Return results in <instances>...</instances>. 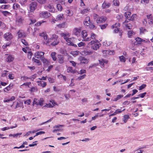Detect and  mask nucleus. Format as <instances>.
<instances>
[{"instance_id":"nucleus-21","label":"nucleus","mask_w":153,"mask_h":153,"mask_svg":"<svg viewBox=\"0 0 153 153\" xmlns=\"http://www.w3.org/2000/svg\"><path fill=\"white\" fill-rule=\"evenodd\" d=\"M60 35L61 37H63L64 39L65 40L67 39L70 36V34L68 33H61Z\"/></svg>"},{"instance_id":"nucleus-24","label":"nucleus","mask_w":153,"mask_h":153,"mask_svg":"<svg viewBox=\"0 0 153 153\" xmlns=\"http://www.w3.org/2000/svg\"><path fill=\"white\" fill-rule=\"evenodd\" d=\"M41 60L44 65H48L50 64L49 61L46 58H45L44 56L41 59Z\"/></svg>"},{"instance_id":"nucleus-23","label":"nucleus","mask_w":153,"mask_h":153,"mask_svg":"<svg viewBox=\"0 0 153 153\" xmlns=\"http://www.w3.org/2000/svg\"><path fill=\"white\" fill-rule=\"evenodd\" d=\"M102 52L103 54H105L106 55L108 54L109 55H113L114 53V51H110V50H103Z\"/></svg>"},{"instance_id":"nucleus-18","label":"nucleus","mask_w":153,"mask_h":153,"mask_svg":"<svg viewBox=\"0 0 153 153\" xmlns=\"http://www.w3.org/2000/svg\"><path fill=\"white\" fill-rule=\"evenodd\" d=\"M57 61L59 63L62 64L64 62V57L61 55H59L58 56Z\"/></svg>"},{"instance_id":"nucleus-5","label":"nucleus","mask_w":153,"mask_h":153,"mask_svg":"<svg viewBox=\"0 0 153 153\" xmlns=\"http://www.w3.org/2000/svg\"><path fill=\"white\" fill-rule=\"evenodd\" d=\"M45 53L42 51H38L36 52L34 54V56L37 59H42L44 57Z\"/></svg>"},{"instance_id":"nucleus-37","label":"nucleus","mask_w":153,"mask_h":153,"mask_svg":"<svg viewBox=\"0 0 153 153\" xmlns=\"http://www.w3.org/2000/svg\"><path fill=\"white\" fill-rule=\"evenodd\" d=\"M129 116L128 114H125L123 116V120L125 123L127 122L129 118Z\"/></svg>"},{"instance_id":"nucleus-36","label":"nucleus","mask_w":153,"mask_h":153,"mask_svg":"<svg viewBox=\"0 0 153 153\" xmlns=\"http://www.w3.org/2000/svg\"><path fill=\"white\" fill-rule=\"evenodd\" d=\"M97 36L94 33H91V34L90 39H93V40H97Z\"/></svg>"},{"instance_id":"nucleus-63","label":"nucleus","mask_w":153,"mask_h":153,"mask_svg":"<svg viewBox=\"0 0 153 153\" xmlns=\"http://www.w3.org/2000/svg\"><path fill=\"white\" fill-rule=\"evenodd\" d=\"M89 27L91 29H94L96 28V27L92 23L90 22V24H89Z\"/></svg>"},{"instance_id":"nucleus-3","label":"nucleus","mask_w":153,"mask_h":153,"mask_svg":"<svg viewBox=\"0 0 153 153\" xmlns=\"http://www.w3.org/2000/svg\"><path fill=\"white\" fill-rule=\"evenodd\" d=\"M87 32L85 30H82L81 33V36L83 38V40L88 41L90 40V37H87Z\"/></svg>"},{"instance_id":"nucleus-55","label":"nucleus","mask_w":153,"mask_h":153,"mask_svg":"<svg viewBox=\"0 0 153 153\" xmlns=\"http://www.w3.org/2000/svg\"><path fill=\"white\" fill-rule=\"evenodd\" d=\"M22 42L25 45L27 46L28 45V43L27 41L24 39H22L21 40Z\"/></svg>"},{"instance_id":"nucleus-38","label":"nucleus","mask_w":153,"mask_h":153,"mask_svg":"<svg viewBox=\"0 0 153 153\" xmlns=\"http://www.w3.org/2000/svg\"><path fill=\"white\" fill-rule=\"evenodd\" d=\"M113 3L114 5L118 6L120 5V2L118 0H113Z\"/></svg>"},{"instance_id":"nucleus-51","label":"nucleus","mask_w":153,"mask_h":153,"mask_svg":"<svg viewBox=\"0 0 153 153\" xmlns=\"http://www.w3.org/2000/svg\"><path fill=\"white\" fill-rule=\"evenodd\" d=\"M146 86V84H143L141 86L139 87V90H141L143 89Z\"/></svg>"},{"instance_id":"nucleus-25","label":"nucleus","mask_w":153,"mask_h":153,"mask_svg":"<svg viewBox=\"0 0 153 153\" xmlns=\"http://www.w3.org/2000/svg\"><path fill=\"white\" fill-rule=\"evenodd\" d=\"M111 6V4L109 3H106L104 1L102 4V9H105Z\"/></svg>"},{"instance_id":"nucleus-40","label":"nucleus","mask_w":153,"mask_h":153,"mask_svg":"<svg viewBox=\"0 0 153 153\" xmlns=\"http://www.w3.org/2000/svg\"><path fill=\"white\" fill-rule=\"evenodd\" d=\"M71 38H68L67 39L65 40V41L67 42V44L68 45H72V43L71 42Z\"/></svg>"},{"instance_id":"nucleus-20","label":"nucleus","mask_w":153,"mask_h":153,"mask_svg":"<svg viewBox=\"0 0 153 153\" xmlns=\"http://www.w3.org/2000/svg\"><path fill=\"white\" fill-rule=\"evenodd\" d=\"M99 61V63L101 66L102 68H104L105 67V64H106L108 63V61L105 59H102Z\"/></svg>"},{"instance_id":"nucleus-2","label":"nucleus","mask_w":153,"mask_h":153,"mask_svg":"<svg viewBox=\"0 0 153 153\" xmlns=\"http://www.w3.org/2000/svg\"><path fill=\"white\" fill-rule=\"evenodd\" d=\"M51 15L49 12L47 11H43L39 14V16L41 18L46 19L49 18Z\"/></svg>"},{"instance_id":"nucleus-53","label":"nucleus","mask_w":153,"mask_h":153,"mask_svg":"<svg viewBox=\"0 0 153 153\" xmlns=\"http://www.w3.org/2000/svg\"><path fill=\"white\" fill-rule=\"evenodd\" d=\"M146 94V92H144L142 94H140L138 95V96L139 97H140L141 98H143Z\"/></svg>"},{"instance_id":"nucleus-29","label":"nucleus","mask_w":153,"mask_h":153,"mask_svg":"<svg viewBox=\"0 0 153 153\" xmlns=\"http://www.w3.org/2000/svg\"><path fill=\"white\" fill-rule=\"evenodd\" d=\"M67 71L68 73H71L72 74L76 73V71L75 70H73L72 67H69L68 68Z\"/></svg>"},{"instance_id":"nucleus-56","label":"nucleus","mask_w":153,"mask_h":153,"mask_svg":"<svg viewBox=\"0 0 153 153\" xmlns=\"http://www.w3.org/2000/svg\"><path fill=\"white\" fill-rule=\"evenodd\" d=\"M86 76V75L85 74H84L81 76H80L78 77V80H82L84 79Z\"/></svg>"},{"instance_id":"nucleus-46","label":"nucleus","mask_w":153,"mask_h":153,"mask_svg":"<svg viewBox=\"0 0 153 153\" xmlns=\"http://www.w3.org/2000/svg\"><path fill=\"white\" fill-rule=\"evenodd\" d=\"M125 27L128 29H131L132 28V25L130 23L125 24Z\"/></svg>"},{"instance_id":"nucleus-7","label":"nucleus","mask_w":153,"mask_h":153,"mask_svg":"<svg viewBox=\"0 0 153 153\" xmlns=\"http://www.w3.org/2000/svg\"><path fill=\"white\" fill-rule=\"evenodd\" d=\"M135 41L134 42V45H141L143 42H145V40L140 37H137L135 39Z\"/></svg>"},{"instance_id":"nucleus-34","label":"nucleus","mask_w":153,"mask_h":153,"mask_svg":"<svg viewBox=\"0 0 153 153\" xmlns=\"http://www.w3.org/2000/svg\"><path fill=\"white\" fill-rule=\"evenodd\" d=\"M44 102V99L42 98H40L39 100H38V105H39L41 106H42L43 105V104Z\"/></svg>"},{"instance_id":"nucleus-59","label":"nucleus","mask_w":153,"mask_h":153,"mask_svg":"<svg viewBox=\"0 0 153 153\" xmlns=\"http://www.w3.org/2000/svg\"><path fill=\"white\" fill-rule=\"evenodd\" d=\"M33 53L31 51H28L27 54V57L29 59H30L33 55Z\"/></svg>"},{"instance_id":"nucleus-13","label":"nucleus","mask_w":153,"mask_h":153,"mask_svg":"<svg viewBox=\"0 0 153 153\" xmlns=\"http://www.w3.org/2000/svg\"><path fill=\"white\" fill-rule=\"evenodd\" d=\"M45 8L46 9L48 10L49 11L51 12H54L55 10L53 6L50 4L45 6Z\"/></svg>"},{"instance_id":"nucleus-52","label":"nucleus","mask_w":153,"mask_h":153,"mask_svg":"<svg viewBox=\"0 0 153 153\" xmlns=\"http://www.w3.org/2000/svg\"><path fill=\"white\" fill-rule=\"evenodd\" d=\"M79 52L76 51H74L71 52V54L74 56H76L78 55Z\"/></svg>"},{"instance_id":"nucleus-26","label":"nucleus","mask_w":153,"mask_h":153,"mask_svg":"<svg viewBox=\"0 0 153 153\" xmlns=\"http://www.w3.org/2000/svg\"><path fill=\"white\" fill-rule=\"evenodd\" d=\"M52 41V39L48 38L46 41L43 42V44L46 45L47 46H50L51 45V44Z\"/></svg>"},{"instance_id":"nucleus-30","label":"nucleus","mask_w":153,"mask_h":153,"mask_svg":"<svg viewBox=\"0 0 153 153\" xmlns=\"http://www.w3.org/2000/svg\"><path fill=\"white\" fill-rule=\"evenodd\" d=\"M32 61L36 63L37 65H40L42 64L39 60L35 58L34 57L32 59Z\"/></svg>"},{"instance_id":"nucleus-6","label":"nucleus","mask_w":153,"mask_h":153,"mask_svg":"<svg viewBox=\"0 0 153 153\" xmlns=\"http://www.w3.org/2000/svg\"><path fill=\"white\" fill-rule=\"evenodd\" d=\"M37 3L35 1H33L31 2L30 4V11L31 12H33L37 8Z\"/></svg>"},{"instance_id":"nucleus-43","label":"nucleus","mask_w":153,"mask_h":153,"mask_svg":"<svg viewBox=\"0 0 153 153\" xmlns=\"http://www.w3.org/2000/svg\"><path fill=\"white\" fill-rule=\"evenodd\" d=\"M123 97L122 95H119L117 96L116 98H115L114 100V101H116L120 99L121 98Z\"/></svg>"},{"instance_id":"nucleus-49","label":"nucleus","mask_w":153,"mask_h":153,"mask_svg":"<svg viewBox=\"0 0 153 153\" xmlns=\"http://www.w3.org/2000/svg\"><path fill=\"white\" fill-rule=\"evenodd\" d=\"M131 14L130 12H127L125 13V16L126 18H128L130 17V16Z\"/></svg>"},{"instance_id":"nucleus-44","label":"nucleus","mask_w":153,"mask_h":153,"mask_svg":"<svg viewBox=\"0 0 153 153\" xmlns=\"http://www.w3.org/2000/svg\"><path fill=\"white\" fill-rule=\"evenodd\" d=\"M119 58L120 61L121 62H126V58L124 57V56H119Z\"/></svg>"},{"instance_id":"nucleus-17","label":"nucleus","mask_w":153,"mask_h":153,"mask_svg":"<svg viewBox=\"0 0 153 153\" xmlns=\"http://www.w3.org/2000/svg\"><path fill=\"white\" fill-rule=\"evenodd\" d=\"M17 34L19 38H23L25 37L26 35L24 31L21 30H19Z\"/></svg>"},{"instance_id":"nucleus-31","label":"nucleus","mask_w":153,"mask_h":153,"mask_svg":"<svg viewBox=\"0 0 153 153\" xmlns=\"http://www.w3.org/2000/svg\"><path fill=\"white\" fill-rule=\"evenodd\" d=\"M90 9L88 8L84 9L81 10L80 13L82 14H84L87 13L90 11Z\"/></svg>"},{"instance_id":"nucleus-15","label":"nucleus","mask_w":153,"mask_h":153,"mask_svg":"<svg viewBox=\"0 0 153 153\" xmlns=\"http://www.w3.org/2000/svg\"><path fill=\"white\" fill-rule=\"evenodd\" d=\"M29 20L30 21V25L34 24L36 22V20L34 18V16L32 15H29Z\"/></svg>"},{"instance_id":"nucleus-27","label":"nucleus","mask_w":153,"mask_h":153,"mask_svg":"<svg viewBox=\"0 0 153 153\" xmlns=\"http://www.w3.org/2000/svg\"><path fill=\"white\" fill-rule=\"evenodd\" d=\"M13 86V85L10 84L8 86L4 89V92H7L8 91H10L12 88Z\"/></svg>"},{"instance_id":"nucleus-45","label":"nucleus","mask_w":153,"mask_h":153,"mask_svg":"<svg viewBox=\"0 0 153 153\" xmlns=\"http://www.w3.org/2000/svg\"><path fill=\"white\" fill-rule=\"evenodd\" d=\"M63 16V15L62 14H59L57 16L56 19L57 20H61L62 19Z\"/></svg>"},{"instance_id":"nucleus-1","label":"nucleus","mask_w":153,"mask_h":153,"mask_svg":"<svg viewBox=\"0 0 153 153\" xmlns=\"http://www.w3.org/2000/svg\"><path fill=\"white\" fill-rule=\"evenodd\" d=\"M89 44L91 45V48L94 50H97L101 46V44L99 43L98 40H91Z\"/></svg>"},{"instance_id":"nucleus-4","label":"nucleus","mask_w":153,"mask_h":153,"mask_svg":"<svg viewBox=\"0 0 153 153\" xmlns=\"http://www.w3.org/2000/svg\"><path fill=\"white\" fill-rule=\"evenodd\" d=\"M24 21V19L21 16H19L16 17V23L18 25L23 24Z\"/></svg>"},{"instance_id":"nucleus-14","label":"nucleus","mask_w":153,"mask_h":153,"mask_svg":"<svg viewBox=\"0 0 153 153\" xmlns=\"http://www.w3.org/2000/svg\"><path fill=\"white\" fill-rule=\"evenodd\" d=\"M81 31V27L75 28L73 30V33L74 35L77 36H78L79 35Z\"/></svg>"},{"instance_id":"nucleus-9","label":"nucleus","mask_w":153,"mask_h":153,"mask_svg":"<svg viewBox=\"0 0 153 153\" xmlns=\"http://www.w3.org/2000/svg\"><path fill=\"white\" fill-rule=\"evenodd\" d=\"M120 26V24L119 23H116L115 24L113 25L111 27L112 29L115 28L114 30L115 33H117L120 31V29L118 27Z\"/></svg>"},{"instance_id":"nucleus-8","label":"nucleus","mask_w":153,"mask_h":153,"mask_svg":"<svg viewBox=\"0 0 153 153\" xmlns=\"http://www.w3.org/2000/svg\"><path fill=\"white\" fill-rule=\"evenodd\" d=\"M5 56H7L6 57V61L7 62L10 63L14 59V57L11 55L6 54Z\"/></svg>"},{"instance_id":"nucleus-48","label":"nucleus","mask_w":153,"mask_h":153,"mask_svg":"<svg viewBox=\"0 0 153 153\" xmlns=\"http://www.w3.org/2000/svg\"><path fill=\"white\" fill-rule=\"evenodd\" d=\"M8 77L10 79H13L14 78V74L12 73H10L9 74Z\"/></svg>"},{"instance_id":"nucleus-42","label":"nucleus","mask_w":153,"mask_h":153,"mask_svg":"<svg viewBox=\"0 0 153 153\" xmlns=\"http://www.w3.org/2000/svg\"><path fill=\"white\" fill-rule=\"evenodd\" d=\"M140 34L144 33L145 32H147V30L144 27L140 28Z\"/></svg>"},{"instance_id":"nucleus-16","label":"nucleus","mask_w":153,"mask_h":153,"mask_svg":"<svg viewBox=\"0 0 153 153\" xmlns=\"http://www.w3.org/2000/svg\"><path fill=\"white\" fill-rule=\"evenodd\" d=\"M90 22H91L89 17L87 16L84 19L83 24L85 26H88Z\"/></svg>"},{"instance_id":"nucleus-33","label":"nucleus","mask_w":153,"mask_h":153,"mask_svg":"<svg viewBox=\"0 0 153 153\" xmlns=\"http://www.w3.org/2000/svg\"><path fill=\"white\" fill-rule=\"evenodd\" d=\"M56 53L55 52H53L51 53V56L53 60L54 61H56V60L57 58L56 56Z\"/></svg>"},{"instance_id":"nucleus-39","label":"nucleus","mask_w":153,"mask_h":153,"mask_svg":"<svg viewBox=\"0 0 153 153\" xmlns=\"http://www.w3.org/2000/svg\"><path fill=\"white\" fill-rule=\"evenodd\" d=\"M134 34L135 33L132 30H129L128 31V37L129 38H131L132 35Z\"/></svg>"},{"instance_id":"nucleus-22","label":"nucleus","mask_w":153,"mask_h":153,"mask_svg":"<svg viewBox=\"0 0 153 153\" xmlns=\"http://www.w3.org/2000/svg\"><path fill=\"white\" fill-rule=\"evenodd\" d=\"M38 83V85L42 87V88L45 87L47 85V83L43 81H39L37 82Z\"/></svg>"},{"instance_id":"nucleus-54","label":"nucleus","mask_w":153,"mask_h":153,"mask_svg":"<svg viewBox=\"0 0 153 153\" xmlns=\"http://www.w3.org/2000/svg\"><path fill=\"white\" fill-rule=\"evenodd\" d=\"M58 38V36L55 34H53L52 35V37L51 39H52V40L53 41V39H57Z\"/></svg>"},{"instance_id":"nucleus-41","label":"nucleus","mask_w":153,"mask_h":153,"mask_svg":"<svg viewBox=\"0 0 153 153\" xmlns=\"http://www.w3.org/2000/svg\"><path fill=\"white\" fill-rule=\"evenodd\" d=\"M13 7L14 9L16 10L20 7V5L18 4L14 3L13 4Z\"/></svg>"},{"instance_id":"nucleus-61","label":"nucleus","mask_w":153,"mask_h":153,"mask_svg":"<svg viewBox=\"0 0 153 153\" xmlns=\"http://www.w3.org/2000/svg\"><path fill=\"white\" fill-rule=\"evenodd\" d=\"M8 71L7 70H4L2 73L1 76L2 77L6 76V75L7 74V73L8 72Z\"/></svg>"},{"instance_id":"nucleus-32","label":"nucleus","mask_w":153,"mask_h":153,"mask_svg":"<svg viewBox=\"0 0 153 153\" xmlns=\"http://www.w3.org/2000/svg\"><path fill=\"white\" fill-rule=\"evenodd\" d=\"M54 40L53 41L51 44V45L52 46H55L57 45L59 43V41L57 39H54Z\"/></svg>"},{"instance_id":"nucleus-60","label":"nucleus","mask_w":153,"mask_h":153,"mask_svg":"<svg viewBox=\"0 0 153 153\" xmlns=\"http://www.w3.org/2000/svg\"><path fill=\"white\" fill-rule=\"evenodd\" d=\"M31 84V82H26L22 84V85H21L20 86H22V85H24L26 86H27L28 88H30L29 85Z\"/></svg>"},{"instance_id":"nucleus-62","label":"nucleus","mask_w":153,"mask_h":153,"mask_svg":"<svg viewBox=\"0 0 153 153\" xmlns=\"http://www.w3.org/2000/svg\"><path fill=\"white\" fill-rule=\"evenodd\" d=\"M38 2L40 4H43L46 3V0H37Z\"/></svg>"},{"instance_id":"nucleus-10","label":"nucleus","mask_w":153,"mask_h":153,"mask_svg":"<svg viewBox=\"0 0 153 153\" xmlns=\"http://www.w3.org/2000/svg\"><path fill=\"white\" fill-rule=\"evenodd\" d=\"M4 38L7 41H10L13 38V36L10 33H6L4 35Z\"/></svg>"},{"instance_id":"nucleus-35","label":"nucleus","mask_w":153,"mask_h":153,"mask_svg":"<svg viewBox=\"0 0 153 153\" xmlns=\"http://www.w3.org/2000/svg\"><path fill=\"white\" fill-rule=\"evenodd\" d=\"M66 25L65 22H63L61 24H60L57 25V27L59 28H64Z\"/></svg>"},{"instance_id":"nucleus-47","label":"nucleus","mask_w":153,"mask_h":153,"mask_svg":"<svg viewBox=\"0 0 153 153\" xmlns=\"http://www.w3.org/2000/svg\"><path fill=\"white\" fill-rule=\"evenodd\" d=\"M57 10L59 11H61L62 9V7L60 4H57Z\"/></svg>"},{"instance_id":"nucleus-11","label":"nucleus","mask_w":153,"mask_h":153,"mask_svg":"<svg viewBox=\"0 0 153 153\" xmlns=\"http://www.w3.org/2000/svg\"><path fill=\"white\" fill-rule=\"evenodd\" d=\"M50 103L48 104H46L44 106L47 107L49 108L53 107L55 105H58L57 103L55 102V101L52 100L50 101Z\"/></svg>"},{"instance_id":"nucleus-50","label":"nucleus","mask_w":153,"mask_h":153,"mask_svg":"<svg viewBox=\"0 0 153 153\" xmlns=\"http://www.w3.org/2000/svg\"><path fill=\"white\" fill-rule=\"evenodd\" d=\"M78 46L79 47H81L82 46H85V44L82 42H81L77 44Z\"/></svg>"},{"instance_id":"nucleus-64","label":"nucleus","mask_w":153,"mask_h":153,"mask_svg":"<svg viewBox=\"0 0 153 153\" xmlns=\"http://www.w3.org/2000/svg\"><path fill=\"white\" fill-rule=\"evenodd\" d=\"M86 72V70L85 69H82L81 70L79 73V74H85Z\"/></svg>"},{"instance_id":"nucleus-57","label":"nucleus","mask_w":153,"mask_h":153,"mask_svg":"<svg viewBox=\"0 0 153 153\" xmlns=\"http://www.w3.org/2000/svg\"><path fill=\"white\" fill-rule=\"evenodd\" d=\"M107 25L108 24H105L102 25H100V26L101 29H103L105 28L106 27Z\"/></svg>"},{"instance_id":"nucleus-19","label":"nucleus","mask_w":153,"mask_h":153,"mask_svg":"<svg viewBox=\"0 0 153 153\" xmlns=\"http://www.w3.org/2000/svg\"><path fill=\"white\" fill-rule=\"evenodd\" d=\"M80 63L87 64L88 62V59L83 57H81L79 58Z\"/></svg>"},{"instance_id":"nucleus-12","label":"nucleus","mask_w":153,"mask_h":153,"mask_svg":"<svg viewBox=\"0 0 153 153\" xmlns=\"http://www.w3.org/2000/svg\"><path fill=\"white\" fill-rule=\"evenodd\" d=\"M107 18L105 16L99 17L96 20L97 23H100L104 22L107 20Z\"/></svg>"},{"instance_id":"nucleus-58","label":"nucleus","mask_w":153,"mask_h":153,"mask_svg":"<svg viewBox=\"0 0 153 153\" xmlns=\"http://www.w3.org/2000/svg\"><path fill=\"white\" fill-rule=\"evenodd\" d=\"M45 21H39L37 22L35 24V25L37 26H39L42 23L45 22Z\"/></svg>"},{"instance_id":"nucleus-28","label":"nucleus","mask_w":153,"mask_h":153,"mask_svg":"<svg viewBox=\"0 0 153 153\" xmlns=\"http://www.w3.org/2000/svg\"><path fill=\"white\" fill-rule=\"evenodd\" d=\"M24 107V105L23 102H20L19 103L17 102L15 108H23Z\"/></svg>"}]
</instances>
